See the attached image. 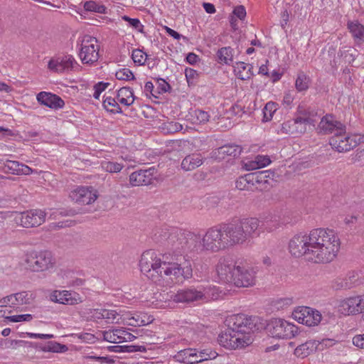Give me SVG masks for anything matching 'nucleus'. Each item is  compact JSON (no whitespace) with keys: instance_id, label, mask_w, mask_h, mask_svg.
I'll return each instance as SVG.
<instances>
[{"instance_id":"1a4fd4ad","label":"nucleus","mask_w":364,"mask_h":364,"mask_svg":"<svg viewBox=\"0 0 364 364\" xmlns=\"http://www.w3.org/2000/svg\"><path fill=\"white\" fill-rule=\"evenodd\" d=\"M46 215V213L41 210H31L24 213L16 212L11 215L16 225L23 228H38L45 222Z\"/></svg>"},{"instance_id":"2eb2a0df","label":"nucleus","mask_w":364,"mask_h":364,"mask_svg":"<svg viewBox=\"0 0 364 364\" xmlns=\"http://www.w3.org/2000/svg\"><path fill=\"white\" fill-rule=\"evenodd\" d=\"M76 63L75 58L70 55L55 56L48 63V69L53 73H62L70 71Z\"/></svg>"},{"instance_id":"423d86ee","label":"nucleus","mask_w":364,"mask_h":364,"mask_svg":"<svg viewBox=\"0 0 364 364\" xmlns=\"http://www.w3.org/2000/svg\"><path fill=\"white\" fill-rule=\"evenodd\" d=\"M314 113L302 107H298V116L294 119L288 120L282 125L281 132L283 134L300 136L306 132L307 126H315Z\"/></svg>"},{"instance_id":"20e7f679","label":"nucleus","mask_w":364,"mask_h":364,"mask_svg":"<svg viewBox=\"0 0 364 364\" xmlns=\"http://www.w3.org/2000/svg\"><path fill=\"white\" fill-rule=\"evenodd\" d=\"M257 318L247 316L243 314L232 315L228 320L230 329L220 336V342L224 346L232 348H243L248 346L250 339L246 338L244 333L252 331L255 327Z\"/></svg>"},{"instance_id":"b1692460","label":"nucleus","mask_w":364,"mask_h":364,"mask_svg":"<svg viewBox=\"0 0 364 364\" xmlns=\"http://www.w3.org/2000/svg\"><path fill=\"white\" fill-rule=\"evenodd\" d=\"M264 174L265 173H251L240 176L235 182L236 188L240 191H250L255 186V183L259 182V179L262 178Z\"/></svg>"},{"instance_id":"a18cd8bd","label":"nucleus","mask_w":364,"mask_h":364,"mask_svg":"<svg viewBox=\"0 0 364 364\" xmlns=\"http://www.w3.org/2000/svg\"><path fill=\"white\" fill-rule=\"evenodd\" d=\"M321 320V315L318 311H315L311 309V311L309 312L306 316L305 325L308 326H314L318 325Z\"/></svg>"},{"instance_id":"3c124183","label":"nucleus","mask_w":364,"mask_h":364,"mask_svg":"<svg viewBox=\"0 0 364 364\" xmlns=\"http://www.w3.org/2000/svg\"><path fill=\"white\" fill-rule=\"evenodd\" d=\"M115 76L119 80H131L134 79L132 72L128 68H122L116 72Z\"/></svg>"},{"instance_id":"9d476101","label":"nucleus","mask_w":364,"mask_h":364,"mask_svg":"<svg viewBox=\"0 0 364 364\" xmlns=\"http://www.w3.org/2000/svg\"><path fill=\"white\" fill-rule=\"evenodd\" d=\"M79 56L84 64H92L97 61L99 58V46L95 38L90 36L83 37Z\"/></svg>"},{"instance_id":"c85d7f7f","label":"nucleus","mask_w":364,"mask_h":364,"mask_svg":"<svg viewBox=\"0 0 364 364\" xmlns=\"http://www.w3.org/2000/svg\"><path fill=\"white\" fill-rule=\"evenodd\" d=\"M195 352L193 355V364L199 363L205 360L215 359L218 354L210 348H193Z\"/></svg>"},{"instance_id":"4be33fe9","label":"nucleus","mask_w":364,"mask_h":364,"mask_svg":"<svg viewBox=\"0 0 364 364\" xmlns=\"http://www.w3.org/2000/svg\"><path fill=\"white\" fill-rule=\"evenodd\" d=\"M37 101L51 109H60L65 105L64 101L59 96L47 92H40L36 96Z\"/></svg>"},{"instance_id":"a211bd4d","label":"nucleus","mask_w":364,"mask_h":364,"mask_svg":"<svg viewBox=\"0 0 364 364\" xmlns=\"http://www.w3.org/2000/svg\"><path fill=\"white\" fill-rule=\"evenodd\" d=\"M50 299L52 301L65 305H75L82 302L79 294L66 290L54 291L51 293Z\"/></svg>"},{"instance_id":"f704fd0d","label":"nucleus","mask_w":364,"mask_h":364,"mask_svg":"<svg viewBox=\"0 0 364 364\" xmlns=\"http://www.w3.org/2000/svg\"><path fill=\"white\" fill-rule=\"evenodd\" d=\"M123 328H115L105 331L103 332V338L105 341L113 343H123Z\"/></svg>"},{"instance_id":"c03bdc74","label":"nucleus","mask_w":364,"mask_h":364,"mask_svg":"<svg viewBox=\"0 0 364 364\" xmlns=\"http://www.w3.org/2000/svg\"><path fill=\"white\" fill-rule=\"evenodd\" d=\"M103 319L108 323H118L121 318L119 314L115 310L105 309L102 311Z\"/></svg>"},{"instance_id":"c756f323","label":"nucleus","mask_w":364,"mask_h":364,"mask_svg":"<svg viewBox=\"0 0 364 364\" xmlns=\"http://www.w3.org/2000/svg\"><path fill=\"white\" fill-rule=\"evenodd\" d=\"M203 164V159L198 154H191L186 156L181 162V168L185 171H193Z\"/></svg>"},{"instance_id":"0e129e2a","label":"nucleus","mask_w":364,"mask_h":364,"mask_svg":"<svg viewBox=\"0 0 364 364\" xmlns=\"http://www.w3.org/2000/svg\"><path fill=\"white\" fill-rule=\"evenodd\" d=\"M197 75L196 71L192 68H186L185 70V75L188 83L192 82Z\"/></svg>"},{"instance_id":"37998d69","label":"nucleus","mask_w":364,"mask_h":364,"mask_svg":"<svg viewBox=\"0 0 364 364\" xmlns=\"http://www.w3.org/2000/svg\"><path fill=\"white\" fill-rule=\"evenodd\" d=\"M103 106L109 112L113 113L122 112V109L114 97H106L103 101Z\"/></svg>"},{"instance_id":"58836bf2","label":"nucleus","mask_w":364,"mask_h":364,"mask_svg":"<svg viewBox=\"0 0 364 364\" xmlns=\"http://www.w3.org/2000/svg\"><path fill=\"white\" fill-rule=\"evenodd\" d=\"M100 166L103 171L114 173L120 172L124 168V164L115 161L103 160L100 162Z\"/></svg>"},{"instance_id":"5fc2aeb1","label":"nucleus","mask_w":364,"mask_h":364,"mask_svg":"<svg viewBox=\"0 0 364 364\" xmlns=\"http://www.w3.org/2000/svg\"><path fill=\"white\" fill-rule=\"evenodd\" d=\"M122 18L124 21L128 22L130 26L136 29L138 31H143L144 26L141 23L140 21L138 18H132L127 16H123Z\"/></svg>"},{"instance_id":"dca6fc26","label":"nucleus","mask_w":364,"mask_h":364,"mask_svg":"<svg viewBox=\"0 0 364 364\" xmlns=\"http://www.w3.org/2000/svg\"><path fill=\"white\" fill-rule=\"evenodd\" d=\"M169 297L176 303H191L201 301L200 287L182 289L176 293L171 292Z\"/></svg>"},{"instance_id":"f257e3e1","label":"nucleus","mask_w":364,"mask_h":364,"mask_svg":"<svg viewBox=\"0 0 364 364\" xmlns=\"http://www.w3.org/2000/svg\"><path fill=\"white\" fill-rule=\"evenodd\" d=\"M141 272L153 282L161 284V280L168 278L172 282H179L192 277L190 264L181 267L175 262H162L153 250L143 252L139 261Z\"/></svg>"},{"instance_id":"4468645a","label":"nucleus","mask_w":364,"mask_h":364,"mask_svg":"<svg viewBox=\"0 0 364 364\" xmlns=\"http://www.w3.org/2000/svg\"><path fill=\"white\" fill-rule=\"evenodd\" d=\"M70 198L75 203L88 205L96 200L98 196L92 187L79 186L70 193Z\"/></svg>"},{"instance_id":"0eeeda50","label":"nucleus","mask_w":364,"mask_h":364,"mask_svg":"<svg viewBox=\"0 0 364 364\" xmlns=\"http://www.w3.org/2000/svg\"><path fill=\"white\" fill-rule=\"evenodd\" d=\"M363 136L346 133V127L341 133H335L330 140L329 144L332 149L338 152L349 151L357 145L363 141Z\"/></svg>"},{"instance_id":"6e6552de","label":"nucleus","mask_w":364,"mask_h":364,"mask_svg":"<svg viewBox=\"0 0 364 364\" xmlns=\"http://www.w3.org/2000/svg\"><path fill=\"white\" fill-rule=\"evenodd\" d=\"M272 336L277 338L290 339L298 333V327L283 318H273L267 325Z\"/></svg>"},{"instance_id":"4d7b16f0","label":"nucleus","mask_w":364,"mask_h":364,"mask_svg":"<svg viewBox=\"0 0 364 364\" xmlns=\"http://www.w3.org/2000/svg\"><path fill=\"white\" fill-rule=\"evenodd\" d=\"M195 116L198 123H205L208 122L210 117L208 112L200 109L195 111Z\"/></svg>"},{"instance_id":"603ef678","label":"nucleus","mask_w":364,"mask_h":364,"mask_svg":"<svg viewBox=\"0 0 364 364\" xmlns=\"http://www.w3.org/2000/svg\"><path fill=\"white\" fill-rule=\"evenodd\" d=\"M360 146L357 149L352 160L354 163H357L360 166L364 165V141L360 144Z\"/></svg>"},{"instance_id":"7c9ffc66","label":"nucleus","mask_w":364,"mask_h":364,"mask_svg":"<svg viewBox=\"0 0 364 364\" xmlns=\"http://www.w3.org/2000/svg\"><path fill=\"white\" fill-rule=\"evenodd\" d=\"M242 151L240 146L236 144H228L219 147L215 152L214 156L218 159H224L227 156L237 157Z\"/></svg>"},{"instance_id":"6e6d98bb","label":"nucleus","mask_w":364,"mask_h":364,"mask_svg":"<svg viewBox=\"0 0 364 364\" xmlns=\"http://www.w3.org/2000/svg\"><path fill=\"white\" fill-rule=\"evenodd\" d=\"M6 319L11 322H22V321H30L33 319V316L31 314H21V315H14L9 316L6 317Z\"/></svg>"},{"instance_id":"052dcab7","label":"nucleus","mask_w":364,"mask_h":364,"mask_svg":"<svg viewBox=\"0 0 364 364\" xmlns=\"http://www.w3.org/2000/svg\"><path fill=\"white\" fill-rule=\"evenodd\" d=\"M103 310L104 309L91 310L90 313V319L94 321H98V320L103 319Z\"/></svg>"},{"instance_id":"f8f14e48","label":"nucleus","mask_w":364,"mask_h":364,"mask_svg":"<svg viewBox=\"0 0 364 364\" xmlns=\"http://www.w3.org/2000/svg\"><path fill=\"white\" fill-rule=\"evenodd\" d=\"M364 282L361 272H349L345 277H338L332 282V287L336 290H348L360 286Z\"/></svg>"},{"instance_id":"338daca9","label":"nucleus","mask_w":364,"mask_h":364,"mask_svg":"<svg viewBox=\"0 0 364 364\" xmlns=\"http://www.w3.org/2000/svg\"><path fill=\"white\" fill-rule=\"evenodd\" d=\"M26 335L31 338L50 339L53 338V334L26 333Z\"/></svg>"},{"instance_id":"2f4dec72","label":"nucleus","mask_w":364,"mask_h":364,"mask_svg":"<svg viewBox=\"0 0 364 364\" xmlns=\"http://www.w3.org/2000/svg\"><path fill=\"white\" fill-rule=\"evenodd\" d=\"M252 65L246 64L244 62H237L234 65V72L236 76L242 80L250 79L253 75Z\"/></svg>"},{"instance_id":"393cba45","label":"nucleus","mask_w":364,"mask_h":364,"mask_svg":"<svg viewBox=\"0 0 364 364\" xmlns=\"http://www.w3.org/2000/svg\"><path fill=\"white\" fill-rule=\"evenodd\" d=\"M153 172L151 170H139L129 176V183L132 186H147L151 183Z\"/></svg>"},{"instance_id":"ea45409f","label":"nucleus","mask_w":364,"mask_h":364,"mask_svg":"<svg viewBox=\"0 0 364 364\" xmlns=\"http://www.w3.org/2000/svg\"><path fill=\"white\" fill-rule=\"evenodd\" d=\"M310 84V78L304 73L301 72L298 74L295 82L296 89L299 92H303L308 90Z\"/></svg>"},{"instance_id":"ddd939ff","label":"nucleus","mask_w":364,"mask_h":364,"mask_svg":"<svg viewBox=\"0 0 364 364\" xmlns=\"http://www.w3.org/2000/svg\"><path fill=\"white\" fill-rule=\"evenodd\" d=\"M257 270L253 267L237 266L232 283L237 287H250L256 284Z\"/></svg>"},{"instance_id":"13d9d810","label":"nucleus","mask_w":364,"mask_h":364,"mask_svg":"<svg viewBox=\"0 0 364 364\" xmlns=\"http://www.w3.org/2000/svg\"><path fill=\"white\" fill-rule=\"evenodd\" d=\"M108 85H109V83H105L103 82H100L97 83L96 85H95V86H94L95 92L93 94V97L95 99H99L100 94L107 88Z\"/></svg>"},{"instance_id":"cd10ccee","label":"nucleus","mask_w":364,"mask_h":364,"mask_svg":"<svg viewBox=\"0 0 364 364\" xmlns=\"http://www.w3.org/2000/svg\"><path fill=\"white\" fill-rule=\"evenodd\" d=\"M270 163L268 156L257 155L253 159L244 161L243 168L247 171H253L267 166Z\"/></svg>"},{"instance_id":"6ab92c4d","label":"nucleus","mask_w":364,"mask_h":364,"mask_svg":"<svg viewBox=\"0 0 364 364\" xmlns=\"http://www.w3.org/2000/svg\"><path fill=\"white\" fill-rule=\"evenodd\" d=\"M225 225L227 228H258L264 226L265 223L264 220L255 217L235 216L229 219Z\"/></svg>"},{"instance_id":"69168bd1","label":"nucleus","mask_w":364,"mask_h":364,"mask_svg":"<svg viewBox=\"0 0 364 364\" xmlns=\"http://www.w3.org/2000/svg\"><path fill=\"white\" fill-rule=\"evenodd\" d=\"M353 343L360 348H364V334L354 336Z\"/></svg>"},{"instance_id":"e433bc0d","label":"nucleus","mask_w":364,"mask_h":364,"mask_svg":"<svg viewBox=\"0 0 364 364\" xmlns=\"http://www.w3.org/2000/svg\"><path fill=\"white\" fill-rule=\"evenodd\" d=\"M234 54V50L230 46L221 48L217 52L219 63H223L227 65L232 63Z\"/></svg>"},{"instance_id":"39448f33","label":"nucleus","mask_w":364,"mask_h":364,"mask_svg":"<svg viewBox=\"0 0 364 364\" xmlns=\"http://www.w3.org/2000/svg\"><path fill=\"white\" fill-rule=\"evenodd\" d=\"M55 259L48 250H27L23 256L21 264L32 272H42L54 267Z\"/></svg>"},{"instance_id":"412c9836","label":"nucleus","mask_w":364,"mask_h":364,"mask_svg":"<svg viewBox=\"0 0 364 364\" xmlns=\"http://www.w3.org/2000/svg\"><path fill=\"white\" fill-rule=\"evenodd\" d=\"M320 131L323 134L341 133L344 130L345 125L335 119L332 115H326L323 117L318 125Z\"/></svg>"},{"instance_id":"864d4df0","label":"nucleus","mask_w":364,"mask_h":364,"mask_svg":"<svg viewBox=\"0 0 364 364\" xmlns=\"http://www.w3.org/2000/svg\"><path fill=\"white\" fill-rule=\"evenodd\" d=\"M147 55L139 49H136L132 51V58L135 63L139 65H144Z\"/></svg>"},{"instance_id":"e2e57ef3","label":"nucleus","mask_w":364,"mask_h":364,"mask_svg":"<svg viewBox=\"0 0 364 364\" xmlns=\"http://www.w3.org/2000/svg\"><path fill=\"white\" fill-rule=\"evenodd\" d=\"M233 14L240 20H243L246 16V11L243 6H238L235 8Z\"/></svg>"},{"instance_id":"a19ab883","label":"nucleus","mask_w":364,"mask_h":364,"mask_svg":"<svg viewBox=\"0 0 364 364\" xmlns=\"http://www.w3.org/2000/svg\"><path fill=\"white\" fill-rule=\"evenodd\" d=\"M311 311V308L307 306H299L293 312V318L299 323L305 324L306 316L309 312Z\"/></svg>"},{"instance_id":"72a5a7b5","label":"nucleus","mask_w":364,"mask_h":364,"mask_svg":"<svg viewBox=\"0 0 364 364\" xmlns=\"http://www.w3.org/2000/svg\"><path fill=\"white\" fill-rule=\"evenodd\" d=\"M117 100L119 103L125 106H129L134 101V96L132 89L129 87H122L118 90Z\"/></svg>"},{"instance_id":"de8ad7c7","label":"nucleus","mask_w":364,"mask_h":364,"mask_svg":"<svg viewBox=\"0 0 364 364\" xmlns=\"http://www.w3.org/2000/svg\"><path fill=\"white\" fill-rule=\"evenodd\" d=\"M183 129L182 124L177 122H167L162 124V129L165 133L173 134L181 131Z\"/></svg>"},{"instance_id":"f03ea898","label":"nucleus","mask_w":364,"mask_h":364,"mask_svg":"<svg viewBox=\"0 0 364 364\" xmlns=\"http://www.w3.org/2000/svg\"><path fill=\"white\" fill-rule=\"evenodd\" d=\"M311 248L307 260L314 263H328L334 259L341 242L333 229H312Z\"/></svg>"},{"instance_id":"473e14b6","label":"nucleus","mask_w":364,"mask_h":364,"mask_svg":"<svg viewBox=\"0 0 364 364\" xmlns=\"http://www.w3.org/2000/svg\"><path fill=\"white\" fill-rule=\"evenodd\" d=\"M200 289L202 302H207L210 300H215L218 299V297L220 296L218 288H217L215 286H200Z\"/></svg>"},{"instance_id":"8fccbe9b","label":"nucleus","mask_w":364,"mask_h":364,"mask_svg":"<svg viewBox=\"0 0 364 364\" xmlns=\"http://www.w3.org/2000/svg\"><path fill=\"white\" fill-rule=\"evenodd\" d=\"M44 350L53 353H64L68 350V347L55 341H50L48 343Z\"/></svg>"},{"instance_id":"680f3d73","label":"nucleus","mask_w":364,"mask_h":364,"mask_svg":"<svg viewBox=\"0 0 364 364\" xmlns=\"http://www.w3.org/2000/svg\"><path fill=\"white\" fill-rule=\"evenodd\" d=\"M144 350H145V348L144 346L130 345V346H124L122 351L132 353V352H137V351L142 352Z\"/></svg>"},{"instance_id":"4c0bfd02","label":"nucleus","mask_w":364,"mask_h":364,"mask_svg":"<svg viewBox=\"0 0 364 364\" xmlns=\"http://www.w3.org/2000/svg\"><path fill=\"white\" fill-rule=\"evenodd\" d=\"M348 28L355 39L364 41V26L358 21H349Z\"/></svg>"},{"instance_id":"5701e85b","label":"nucleus","mask_w":364,"mask_h":364,"mask_svg":"<svg viewBox=\"0 0 364 364\" xmlns=\"http://www.w3.org/2000/svg\"><path fill=\"white\" fill-rule=\"evenodd\" d=\"M2 170L6 173L14 175H30L33 172L27 165L11 160H6L4 163Z\"/></svg>"},{"instance_id":"a878e982","label":"nucleus","mask_w":364,"mask_h":364,"mask_svg":"<svg viewBox=\"0 0 364 364\" xmlns=\"http://www.w3.org/2000/svg\"><path fill=\"white\" fill-rule=\"evenodd\" d=\"M357 296H350L339 302L338 311L345 315H355L360 314Z\"/></svg>"},{"instance_id":"49530a36","label":"nucleus","mask_w":364,"mask_h":364,"mask_svg":"<svg viewBox=\"0 0 364 364\" xmlns=\"http://www.w3.org/2000/svg\"><path fill=\"white\" fill-rule=\"evenodd\" d=\"M278 105L273 102H267L264 109V119L265 121H269L272 119L274 113L277 110Z\"/></svg>"},{"instance_id":"9b49d317","label":"nucleus","mask_w":364,"mask_h":364,"mask_svg":"<svg viewBox=\"0 0 364 364\" xmlns=\"http://www.w3.org/2000/svg\"><path fill=\"white\" fill-rule=\"evenodd\" d=\"M311 231L307 235H295L289 242V248L291 254L296 257L304 256L307 259L308 252L311 248Z\"/></svg>"},{"instance_id":"bf43d9fd","label":"nucleus","mask_w":364,"mask_h":364,"mask_svg":"<svg viewBox=\"0 0 364 364\" xmlns=\"http://www.w3.org/2000/svg\"><path fill=\"white\" fill-rule=\"evenodd\" d=\"M87 359L90 360H95L100 363H112L114 360L107 356H96V355H88Z\"/></svg>"},{"instance_id":"7ed1b4c3","label":"nucleus","mask_w":364,"mask_h":364,"mask_svg":"<svg viewBox=\"0 0 364 364\" xmlns=\"http://www.w3.org/2000/svg\"><path fill=\"white\" fill-rule=\"evenodd\" d=\"M257 230L208 229L202 239V245L207 250L217 252L228 246L242 243L248 238L258 237L259 232Z\"/></svg>"},{"instance_id":"aec40b11","label":"nucleus","mask_w":364,"mask_h":364,"mask_svg":"<svg viewBox=\"0 0 364 364\" xmlns=\"http://www.w3.org/2000/svg\"><path fill=\"white\" fill-rule=\"evenodd\" d=\"M236 267H237L232 264L228 259L221 258L216 266V271L222 281L227 283H232Z\"/></svg>"},{"instance_id":"79ce46f5","label":"nucleus","mask_w":364,"mask_h":364,"mask_svg":"<svg viewBox=\"0 0 364 364\" xmlns=\"http://www.w3.org/2000/svg\"><path fill=\"white\" fill-rule=\"evenodd\" d=\"M195 350L193 348H186L178 353V360L185 364H193V355Z\"/></svg>"},{"instance_id":"774afa93","label":"nucleus","mask_w":364,"mask_h":364,"mask_svg":"<svg viewBox=\"0 0 364 364\" xmlns=\"http://www.w3.org/2000/svg\"><path fill=\"white\" fill-rule=\"evenodd\" d=\"M336 343H337V341L334 339L324 338V339H322L321 341L318 343V344L321 345L322 347L330 348V347L333 346Z\"/></svg>"},{"instance_id":"c9c22d12","label":"nucleus","mask_w":364,"mask_h":364,"mask_svg":"<svg viewBox=\"0 0 364 364\" xmlns=\"http://www.w3.org/2000/svg\"><path fill=\"white\" fill-rule=\"evenodd\" d=\"M124 319L127 320V324L132 326H146L153 321L150 316H147L144 314H134L129 318H125Z\"/></svg>"},{"instance_id":"bb28decb","label":"nucleus","mask_w":364,"mask_h":364,"mask_svg":"<svg viewBox=\"0 0 364 364\" xmlns=\"http://www.w3.org/2000/svg\"><path fill=\"white\" fill-rule=\"evenodd\" d=\"M318 346V342L315 340H309L305 343L299 345L294 349V355L297 358H304L314 353Z\"/></svg>"},{"instance_id":"f3484780","label":"nucleus","mask_w":364,"mask_h":364,"mask_svg":"<svg viewBox=\"0 0 364 364\" xmlns=\"http://www.w3.org/2000/svg\"><path fill=\"white\" fill-rule=\"evenodd\" d=\"M34 298L33 294L31 291H22L2 298L0 303L5 306L16 308L24 304H31Z\"/></svg>"},{"instance_id":"09e8293b","label":"nucleus","mask_w":364,"mask_h":364,"mask_svg":"<svg viewBox=\"0 0 364 364\" xmlns=\"http://www.w3.org/2000/svg\"><path fill=\"white\" fill-rule=\"evenodd\" d=\"M84 9L87 11H94L99 14H105L107 8L104 5L97 4L92 1H86Z\"/></svg>"}]
</instances>
